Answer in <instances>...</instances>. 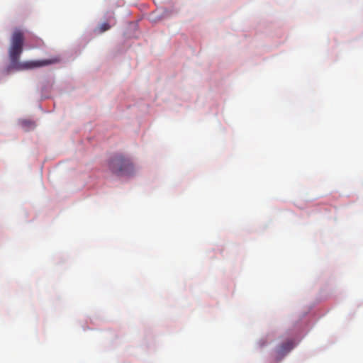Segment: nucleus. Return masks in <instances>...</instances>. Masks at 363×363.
<instances>
[{"label": "nucleus", "instance_id": "f03ea898", "mask_svg": "<svg viewBox=\"0 0 363 363\" xmlns=\"http://www.w3.org/2000/svg\"><path fill=\"white\" fill-rule=\"evenodd\" d=\"M110 171L117 176L131 175L135 172V166L130 157L118 153L108 162Z\"/></svg>", "mask_w": 363, "mask_h": 363}, {"label": "nucleus", "instance_id": "f257e3e1", "mask_svg": "<svg viewBox=\"0 0 363 363\" xmlns=\"http://www.w3.org/2000/svg\"><path fill=\"white\" fill-rule=\"evenodd\" d=\"M23 42L24 37L23 32L20 30H16L12 34L11 46L9 50L10 60L14 67L19 69H34L56 64L60 62V57L59 56H55L47 60H30L23 63H20L19 59L23 52Z\"/></svg>", "mask_w": 363, "mask_h": 363}, {"label": "nucleus", "instance_id": "7ed1b4c3", "mask_svg": "<svg viewBox=\"0 0 363 363\" xmlns=\"http://www.w3.org/2000/svg\"><path fill=\"white\" fill-rule=\"evenodd\" d=\"M294 341L291 340H287L286 342L281 345L279 347H278L276 352L278 356L284 357L288 352H289L294 348Z\"/></svg>", "mask_w": 363, "mask_h": 363}, {"label": "nucleus", "instance_id": "20e7f679", "mask_svg": "<svg viewBox=\"0 0 363 363\" xmlns=\"http://www.w3.org/2000/svg\"><path fill=\"white\" fill-rule=\"evenodd\" d=\"M110 28H111V26H110V25H109L108 23H102V24L99 26V32L100 33H104V32H105V31H106V30H109V29H110Z\"/></svg>", "mask_w": 363, "mask_h": 363}]
</instances>
